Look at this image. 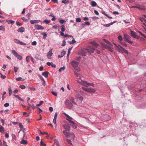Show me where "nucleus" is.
Instances as JSON below:
<instances>
[{"label":"nucleus","mask_w":146,"mask_h":146,"mask_svg":"<svg viewBox=\"0 0 146 146\" xmlns=\"http://www.w3.org/2000/svg\"><path fill=\"white\" fill-rule=\"evenodd\" d=\"M79 62L75 60L71 62L72 66L74 67L75 70L78 72L80 71V68L78 67Z\"/></svg>","instance_id":"obj_2"},{"label":"nucleus","mask_w":146,"mask_h":146,"mask_svg":"<svg viewBox=\"0 0 146 146\" xmlns=\"http://www.w3.org/2000/svg\"><path fill=\"white\" fill-rule=\"evenodd\" d=\"M4 128L3 127H2L0 125V132H3L4 131Z\"/></svg>","instance_id":"obj_34"},{"label":"nucleus","mask_w":146,"mask_h":146,"mask_svg":"<svg viewBox=\"0 0 146 146\" xmlns=\"http://www.w3.org/2000/svg\"><path fill=\"white\" fill-rule=\"evenodd\" d=\"M91 5L93 7L96 6L97 4L94 1H92L91 3Z\"/></svg>","instance_id":"obj_23"},{"label":"nucleus","mask_w":146,"mask_h":146,"mask_svg":"<svg viewBox=\"0 0 146 146\" xmlns=\"http://www.w3.org/2000/svg\"><path fill=\"white\" fill-rule=\"evenodd\" d=\"M66 141L69 144L71 145H72V143H71V141L69 139H66Z\"/></svg>","instance_id":"obj_48"},{"label":"nucleus","mask_w":146,"mask_h":146,"mask_svg":"<svg viewBox=\"0 0 146 146\" xmlns=\"http://www.w3.org/2000/svg\"><path fill=\"white\" fill-rule=\"evenodd\" d=\"M96 91L94 89L92 88H88V92L90 93H94L96 92Z\"/></svg>","instance_id":"obj_13"},{"label":"nucleus","mask_w":146,"mask_h":146,"mask_svg":"<svg viewBox=\"0 0 146 146\" xmlns=\"http://www.w3.org/2000/svg\"><path fill=\"white\" fill-rule=\"evenodd\" d=\"M63 127L66 130L69 131H70V126L66 125H63Z\"/></svg>","instance_id":"obj_10"},{"label":"nucleus","mask_w":146,"mask_h":146,"mask_svg":"<svg viewBox=\"0 0 146 146\" xmlns=\"http://www.w3.org/2000/svg\"><path fill=\"white\" fill-rule=\"evenodd\" d=\"M12 53L14 55V56L16 57L17 58L20 60H22L23 58L21 56L19 55L14 50H13L12 51Z\"/></svg>","instance_id":"obj_3"},{"label":"nucleus","mask_w":146,"mask_h":146,"mask_svg":"<svg viewBox=\"0 0 146 146\" xmlns=\"http://www.w3.org/2000/svg\"><path fill=\"white\" fill-rule=\"evenodd\" d=\"M40 145L41 146H46V145L42 141V140H41L40 141Z\"/></svg>","instance_id":"obj_40"},{"label":"nucleus","mask_w":146,"mask_h":146,"mask_svg":"<svg viewBox=\"0 0 146 146\" xmlns=\"http://www.w3.org/2000/svg\"><path fill=\"white\" fill-rule=\"evenodd\" d=\"M18 69H19L17 67H15V66L14 67V72H17Z\"/></svg>","instance_id":"obj_36"},{"label":"nucleus","mask_w":146,"mask_h":146,"mask_svg":"<svg viewBox=\"0 0 146 146\" xmlns=\"http://www.w3.org/2000/svg\"><path fill=\"white\" fill-rule=\"evenodd\" d=\"M52 55V50H49V52L47 54V57L49 59H51V56Z\"/></svg>","instance_id":"obj_8"},{"label":"nucleus","mask_w":146,"mask_h":146,"mask_svg":"<svg viewBox=\"0 0 146 146\" xmlns=\"http://www.w3.org/2000/svg\"><path fill=\"white\" fill-rule=\"evenodd\" d=\"M57 115H58V113H57V112H56L55 114V115L54 116V119H56Z\"/></svg>","instance_id":"obj_46"},{"label":"nucleus","mask_w":146,"mask_h":146,"mask_svg":"<svg viewBox=\"0 0 146 146\" xmlns=\"http://www.w3.org/2000/svg\"><path fill=\"white\" fill-rule=\"evenodd\" d=\"M118 39L120 41H122L123 40V39H122V36L121 35H119L118 37Z\"/></svg>","instance_id":"obj_56"},{"label":"nucleus","mask_w":146,"mask_h":146,"mask_svg":"<svg viewBox=\"0 0 146 146\" xmlns=\"http://www.w3.org/2000/svg\"><path fill=\"white\" fill-rule=\"evenodd\" d=\"M41 21L40 20H33L30 21L31 23L32 24L37 23L40 22Z\"/></svg>","instance_id":"obj_12"},{"label":"nucleus","mask_w":146,"mask_h":146,"mask_svg":"<svg viewBox=\"0 0 146 146\" xmlns=\"http://www.w3.org/2000/svg\"><path fill=\"white\" fill-rule=\"evenodd\" d=\"M36 41H34L32 43V44L33 45H36Z\"/></svg>","instance_id":"obj_62"},{"label":"nucleus","mask_w":146,"mask_h":146,"mask_svg":"<svg viewBox=\"0 0 146 146\" xmlns=\"http://www.w3.org/2000/svg\"><path fill=\"white\" fill-rule=\"evenodd\" d=\"M63 133L65 136L67 138L70 137V133L66 131V130H64L63 131Z\"/></svg>","instance_id":"obj_5"},{"label":"nucleus","mask_w":146,"mask_h":146,"mask_svg":"<svg viewBox=\"0 0 146 146\" xmlns=\"http://www.w3.org/2000/svg\"><path fill=\"white\" fill-rule=\"evenodd\" d=\"M51 93L55 96H56L57 95V94L56 92H54L52 91L51 92Z\"/></svg>","instance_id":"obj_61"},{"label":"nucleus","mask_w":146,"mask_h":146,"mask_svg":"<svg viewBox=\"0 0 146 146\" xmlns=\"http://www.w3.org/2000/svg\"><path fill=\"white\" fill-rule=\"evenodd\" d=\"M5 30V28L4 26H0V30L2 31H4Z\"/></svg>","instance_id":"obj_33"},{"label":"nucleus","mask_w":146,"mask_h":146,"mask_svg":"<svg viewBox=\"0 0 146 146\" xmlns=\"http://www.w3.org/2000/svg\"><path fill=\"white\" fill-rule=\"evenodd\" d=\"M19 44L23 45H25L26 44L25 43L22 42L20 41L19 42Z\"/></svg>","instance_id":"obj_60"},{"label":"nucleus","mask_w":146,"mask_h":146,"mask_svg":"<svg viewBox=\"0 0 146 146\" xmlns=\"http://www.w3.org/2000/svg\"><path fill=\"white\" fill-rule=\"evenodd\" d=\"M30 56H27L26 57V61L27 62H29V59H30Z\"/></svg>","instance_id":"obj_35"},{"label":"nucleus","mask_w":146,"mask_h":146,"mask_svg":"<svg viewBox=\"0 0 146 146\" xmlns=\"http://www.w3.org/2000/svg\"><path fill=\"white\" fill-rule=\"evenodd\" d=\"M66 44V41L65 40H64L62 42V46H65Z\"/></svg>","instance_id":"obj_51"},{"label":"nucleus","mask_w":146,"mask_h":146,"mask_svg":"<svg viewBox=\"0 0 146 146\" xmlns=\"http://www.w3.org/2000/svg\"><path fill=\"white\" fill-rule=\"evenodd\" d=\"M103 40L104 42H105L106 44H107V45L110 44V43H111L109 41H108V40H107L106 39H103Z\"/></svg>","instance_id":"obj_31"},{"label":"nucleus","mask_w":146,"mask_h":146,"mask_svg":"<svg viewBox=\"0 0 146 146\" xmlns=\"http://www.w3.org/2000/svg\"><path fill=\"white\" fill-rule=\"evenodd\" d=\"M70 102L68 100H66L65 102V104L66 105H68L69 104H70Z\"/></svg>","instance_id":"obj_42"},{"label":"nucleus","mask_w":146,"mask_h":146,"mask_svg":"<svg viewBox=\"0 0 146 146\" xmlns=\"http://www.w3.org/2000/svg\"><path fill=\"white\" fill-rule=\"evenodd\" d=\"M138 33L142 36H143L145 38H146V36L145 35L142 34L141 32L138 31Z\"/></svg>","instance_id":"obj_45"},{"label":"nucleus","mask_w":146,"mask_h":146,"mask_svg":"<svg viewBox=\"0 0 146 146\" xmlns=\"http://www.w3.org/2000/svg\"><path fill=\"white\" fill-rule=\"evenodd\" d=\"M49 73V72L47 71H45L42 73V75L44 76L45 77L47 78L48 76Z\"/></svg>","instance_id":"obj_16"},{"label":"nucleus","mask_w":146,"mask_h":146,"mask_svg":"<svg viewBox=\"0 0 146 146\" xmlns=\"http://www.w3.org/2000/svg\"><path fill=\"white\" fill-rule=\"evenodd\" d=\"M20 143L22 144L27 145V142L26 140L23 139L21 141Z\"/></svg>","instance_id":"obj_21"},{"label":"nucleus","mask_w":146,"mask_h":146,"mask_svg":"<svg viewBox=\"0 0 146 146\" xmlns=\"http://www.w3.org/2000/svg\"><path fill=\"white\" fill-rule=\"evenodd\" d=\"M124 40L125 41L128 40L129 38V36L126 34L124 35Z\"/></svg>","instance_id":"obj_18"},{"label":"nucleus","mask_w":146,"mask_h":146,"mask_svg":"<svg viewBox=\"0 0 146 146\" xmlns=\"http://www.w3.org/2000/svg\"><path fill=\"white\" fill-rule=\"evenodd\" d=\"M131 36L134 38H135L136 37V33L133 31H131Z\"/></svg>","instance_id":"obj_15"},{"label":"nucleus","mask_w":146,"mask_h":146,"mask_svg":"<svg viewBox=\"0 0 146 146\" xmlns=\"http://www.w3.org/2000/svg\"><path fill=\"white\" fill-rule=\"evenodd\" d=\"M114 44L115 45V46L116 47L117 49L118 50L119 52H120L123 53L124 52L122 50L120 49L119 47L117 46L116 44Z\"/></svg>","instance_id":"obj_14"},{"label":"nucleus","mask_w":146,"mask_h":146,"mask_svg":"<svg viewBox=\"0 0 146 146\" xmlns=\"http://www.w3.org/2000/svg\"><path fill=\"white\" fill-rule=\"evenodd\" d=\"M44 22L46 24H48L49 23V21L48 20L45 19L44 20Z\"/></svg>","instance_id":"obj_53"},{"label":"nucleus","mask_w":146,"mask_h":146,"mask_svg":"<svg viewBox=\"0 0 146 146\" xmlns=\"http://www.w3.org/2000/svg\"><path fill=\"white\" fill-rule=\"evenodd\" d=\"M18 31L19 32H23L25 31V29L23 27H21L19 28L18 29Z\"/></svg>","instance_id":"obj_17"},{"label":"nucleus","mask_w":146,"mask_h":146,"mask_svg":"<svg viewBox=\"0 0 146 146\" xmlns=\"http://www.w3.org/2000/svg\"><path fill=\"white\" fill-rule=\"evenodd\" d=\"M76 21L77 22H81V19L80 18H76Z\"/></svg>","instance_id":"obj_43"},{"label":"nucleus","mask_w":146,"mask_h":146,"mask_svg":"<svg viewBox=\"0 0 146 146\" xmlns=\"http://www.w3.org/2000/svg\"><path fill=\"white\" fill-rule=\"evenodd\" d=\"M34 27L35 29L38 30H43L44 29V27L43 26L39 25H36Z\"/></svg>","instance_id":"obj_6"},{"label":"nucleus","mask_w":146,"mask_h":146,"mask_svg":"<svg viewBox=\"0 0 146 146\" xmlns=\"http://www.w3.org/2000/svg\"><path fill=\"white\" fill-rule=\"evenodd\" d=\"M139 19L141 22H144L145 23H146V20L145 19L142 17H141L139 18Z\"/></svg>","instance_id":"obj_29"},{"label":"nucleus","mask_w":146,"mask_h":146,"mask_svg":"<svg viewBox=\"0 0 146 146\" xmlns=\"http://www.w3.org/2000/svg\"><path fill=\"white\" fill-rule=\"evenodd\" d=\"M66 54V51H63L61 53V55L62 57L65 55Z\"/></svg>","instance_id":"obj_44"},{"label":"nucleus","mask_w":146,"mask_h":146,"mask_svg":"<svg viewBox=\"0 0 146 146\" xmlns=\"http://www.w3.org/2000/svg\"><path fill=\"white\" fill-rule=\"evenodd\" d=\"M43 101H40L39 104H36V106H41L43 103Z\"/></svg>","instance_id":"obj_39"},{"label":"nucleus","mask_w":146,"mask_h":146,"mask_svg":"<svg viewBox=\"0 0 146 146\" xmlns=\"http://www.w3.org/2000/svg\"><path fill=\"white\" fill-rule=\"evenodd\" d=\"M68 105L69 106L70 108H72L73 106V104L70 102V104Z\"/></svg>","instance_id":"obj_58"},{"label":"nucleus","mask_w":146,"mask_h":146,"mask_svg":"<svg viewBox=\"0 0 146 146\" xmlns=\"http://www.w3.org/2000/svg\"><path fill=\"white\" fill-rule=\"evenodd\" d=\"M62 3L65 4H67L69 3V1L68 0H63L62 1Z\"/></svg>","instance_id":"obj_27"},{"label":"nucleus","mask_w":146,"mask_h":146,"mask_svg":"<svg viewBox=\"0 0 146 146\" xmlns=\"http://www.w3.org/2000/svg\"><path fill=\"white\" fill-rule=\"evenodd\" d=\"M121 44L125 47H126L127 46V44L126 43L123 42H121Z\"/></svg>","instance_id":"obj_37"},{"label":"nucleus","mask_w":146,"mask_h":146,"mask_svg":"<svg viewBox=\"0 0 146 146\" xmlns=\"http://www.w3.org/2000/svg\"><path fill=\"white\" fill-rule=\"evenodd\" d=\"M94 13L96 15H98L99 14L98 12L96 10L94 11Z\"/></svg>","instance_id":"obj_64"},{"label":"nucleus","mask_w":146,"mask_h":146,"mask_svg":"<svg viewBox=\"0 0 146 146\" xmlns=\"http://www.w3.org/2000/svg\"><path fill=\"white\" fill-rule=\"evenodd\" d=\"M64 37H72V36L71 35H70L65 34L64 36Z\"/></svg>","instance_id":"obj_49"},{"label":"nucleus","mask_w":146,"mask_h":146,"mask_svg":"<svg viewBox=\"0 0 146 146\" xmlns=\"http://www.w3.org/2000/svg\"><path fill=\"white\" fill-rule=\"evenodd\" d=\"M70 122L71 123V126L74 129H76L77 126L76 124L74 123L73 121H70Z\"/></svg>","instance_id":"obj_11"},{"label":"nucleus","mask_w":146,"mask_h":146,"mask_svg":"<svg viewBox=\"0 0 146 146\" xmlns=\"http://www.w3.org/2000/svg\"><path fill=\"white\" fill-rule=\"evenodd\" d=\"M83 97L82 96H80L78 97L77 98V100H80V102L81 103V102L83 100Z\"/></svg>","instance_id":"obj_28"},{"label":"nucleus","mask_w":146,"mask_h":146,"mask_svg":"<svg viewBox=\"0 0 146 146\" xmlns=\"http://www.w3.org/2000/svg\"><path fill=\"white\" fill-rule=\"evenodd\" d=\"M139 8H138V9H139L140 10H145V9H144L143 8L140 7V6H139Z\"/></svg>","instance_id":"obj_63"},{"label":"nucleus","mask_w":146,"mask_h":146,"mask_svg":"<svg viewBox=\"0 0 146 146\" xmlns=\"http://www.w3.org/2000/svg\"><path fill=\"white\" fill-rule=\"evenodd\" d=\"M7 21L9 23L11 24L13 23L14 22V21H13L11 20H10Z\"/></svg>","instance_id":"obj_52"},{"label":"nucleus","mask_w":146,"mask_h":146,"mask_svg":"<svg viewBox=\"0 0 146 146\" xmlns=\"http://www.w3.org/2000/svg\"><path fill=\"white\" fill-rule=\"evenodd\" d=\"M19 126L20 128H23V126L21 123H19Z\"/></svg>","instance_id":"obj_54"},{"label":"nucleus","mask_w":146,"mask_h":146,"mask_svg":"<svg viewBox=\"0 0 146 146\" xmlns=\"http://www.w3.org/2000/svg\"><path fill=\"white\" fill-rule=\"evenodd\" d=\"M14 42H15V43H18L19 44V42L20 41H19V40H17V39H14Z\"/></svg>","instance_id":"obj_47"},{"label":"nucleus","mask_w":146,"mask_h":146,"mask_svg":"<svg viewBox=\"0 0 146 146\" xmlns=\"http://www.w3.org/2000/svg\"><path fill=\"white\" fill-rule=\"evenodd\" d=\"M19 87L21 89H23L25 88L26 87L25 85H21L19 86Z\"/></svg>","instance_id":"obj_41"},{"label":"nucleus","mask_w":146,"mask_h":146,"mask_svg":"<svg viewBox=\"0 0 146 146\" xmlns=\"http://www.w3.org/2000/svg\"><path fill=\"white\" fill-rule=\"evenodd\" d=\"M61 27V30L62 31V32H64L65 30V26L64 25H62Z\"/></svg>","instance_id":"obj_30"},{"label":"nucleus","mask_w":146,"mask_h":146,"mask_svg":"<svg viewBox=\"0 0 146 146\" xmlns=\"http://www.w3.org/2000/svg\"><path fill=\"white\" fill-rule=\"evenodd\" d=\"M65 69V66H64L60 68L59 70V71L60 72H61L62 70H64Z\"/></svg>","instance_id":"obj_32"},{"label":"nucleus","mask_w":146,"mask_h":146,"mask_svg":"<svg viewBox=\"0 0 146 146\" xmlns=\"http://www.w3.org/2000/svg\"><path fill=\"white\" fill-rule=\"evenodd\" d=\"M55 143L56 144V145L57 146H60L59 143L57 139H55L54 140Z\"/></svg>","instance_id":"obj_25"},{"label":"nucleus","mask_w":146,"mask_h":146,"mask_svg":"<svg viewBox=\"0 0 146 146\" xmlns=\"http://www.w3.org/2000/svg\"><path fill=\"white\" fill-rule=\"evenodd\" d=\"M82 88L84 90L88 92V88H85L82 87Z\"/></svg>","instance_id":"obj_55"},{"label":"nucleus","mask_w":146,"mask_h":146,"mask_svg":"<svg viewBox=\"0 0 146 146\" xmlns=\"http://www.w3.org/2000/svg\"><path fill=\"white\" fill-rule=\"evenodd\" d=\"M77 81L79 84L84 86L86 87H87L90 86H94V85L93 84H90L87 82L86 81L83 80H82L81 78H80L79 79L77 80Z\"/></svg>","instance_id":"obj_1"},{"label":"nucleus","mask_w":146,"mask_h":146,"mask_svg":"<svg viewBox=\"0 0 146 146\" xmlns=\"http://www.w3.org/2000/svg\"><path fill=\"white\" fill-rule=\"evenodd\" d=\"M112 47V45L111 43H110V44H108L106 48H107L109 50L111 51L113 49Z\"/></svg>","instance_id":"obj_7"},{"label":"nucleus","mask_w":146,"mask_h":146,"mask_svg":"<svg viewBox=\"0 0 146 146\" xmlns=\"http://www.w3.org/2000/svg\"><path fill=\"white\" fill-rule=\"evenodd\" d=\"M118 46L120 48V49H121L122 50H123V51L124 52H125V53H126L127 54H128V53L127 50H125L124 48H123V46H120L119 45Z\"/></svg>","instance_id":"obj_20"},{"label":"nucleus","mask_w":146,"mask_h":146,"mask_svg":"<svg viewBox=\"0 0 146 146\" xmlns=\"http://www.w3.org/2000/svg\"><path fill=\"white\" fill-rule=\"evenodd\" d=\"M22 78L21 77H19L16 78V80L17 81H19L21 80H22Z\"/></svg>","instance_id":"obj_38"},{"label":"nucleus","mask_w":146,"mask_h":146,"mask_svg":"<svg viewBox=\"0 0 146 146\" xmlns=\"http://www.w3.org/2000/svg\"><path fill=\"white\" fill-rule=\"evenodd\" d=\"M21 19L23 20V21H28V20L27 19H26L25 17H22L21 18Z\"/></svg>","instance_id":"obj_57"},{"label":"nucleus","mask_w":146,"mask_h":146,"mask_svg":"<svg viewBox=\"0 0 146 146\" xmlns=\"http://www.w3.org/2000/svg\"><path fill=\"white\" fill-rule=\"evenodd\" d=\"M72 38H73V40L72 41H69V43L70 44H72L74 43H75L76 42V41L74 39V38L73 37H72Z\"/></svg>","instance_id":"obj_26"},{"label":"nucleus","mask_w":146,"mask_h":146,"mask_svg":"<svg viewBox=\"0 0 146 146\" xmlns=\"http://www.w3.org/2000/svg\"><path fill=\"white\" fill-rule=\"evenodd\" d=\"M74 98L72 97H70V100L71 102H72L74 104L76 105V103L74 101Z\"/></svg>","instance_id":"obj_19"},{"label":"nucleus","mask_w":146,"mask_h":146,"mask_svg":"<svg viewBox=\"0 0 146 146\" xmlns=\"http://www.w3.org/2000/svg\"><path fill=\"white\" fill-rule=\"evenodd\" d=\"M115 21H114L113 22H111V23H110L107 24L106 25H105L104 26L106 27H108L111 25H112L113 23H115Z\"/></svg>","instance_id":"obj_24"},{"label":"nucleus","mask_w":146,"mask_h":146,"mask_svg":"<svg viewBox=\"0 0 146 146\" xmlns=\"http://www.w3.org/2000/svg\"><path fill=\"white\" fill-rule=\"evenodd\" d=\"M39 131L41 134L42 135H44V134H46L47 135H48V133L45 132H42L40 131Z\"/></svg>","instance_id":"obj_59"},{"label":"nucleus","mask_w":146,"mask_h":146,"mask_svg":"<svg viewBox=\"0 0 146 146\" xmlns=\"http://www.w3.org/2000/svg\"><path fill=\"white\" fill-rule=\"evenodd\" d=\"M86 50L90 54H91L94 52L95 49L92 46H89L86 48Z\"/></svg>","instance_id":"obj_4"},{"label":"nucleus","mask_w":146,"mask_h":146,"mask_svg":"<svg viewBox=\"0 0 146 146\" xmlns=\"http://www.w3.org/2000/svg\"><path fill=\"white\" fill-rule=\"evenodd\" d=\"M64 115H65V116L67 118L66 119V120L69 121L70 122V121H71V120H72L73 118L72 117L69 116L68 115L66 114V113H64Z\"/></svg>","instance_id":"obj_9"},{"label":"nucleus","mask_w":146,"mask_h":146,"mask_svg":"<svg viewBox=\"0 0 146 146\" xmlns=\"http://www.w3.org/2000/svg\"><path fill=\"white\" fill-rule=\"evenodd\" d=\"M52 28L56 29H58L59 28V26L58 25H54L52 27Z\"/></svg>","instance_id":"obj_22"},{"label":"nucleus","mask_w":146,"mask_h":146,"mask_svg":"<svg viewBox=\"0 0 146 146\" xmlns=\"http://www.w3.org/2000/svg\"><path fill=\"white\" fill-rule=\"evenodd\" d=\"M65 21L63 19L60 20L59 21V22L61 24H63L65 22Z\"/></svg>","instance_id":"obj_50"}]
</instances>
